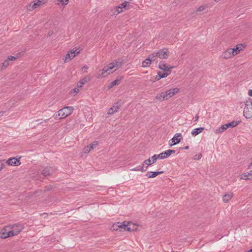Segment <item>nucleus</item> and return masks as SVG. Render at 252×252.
Returning <instances> with one entry per match:
<instances>
[{
    "label": "nucleus",
    "mask_w": 252,
    "mask_h": 252,
    "mask_svg": "<svg viewBox=\"0 0 252 252\" xmlns=\"http://www.w3.org/2000/svg\"><path fill=\"white\" fill-rule=\"evenodd\" d=\"M121 65V63L116 61L109 63L107 65L104 66L102 69L99 70L97 78L99 79L107 76L116 71Z\"/></svg>",
    "instance_id": "nucleus-1"
},
{
    "label": "nucleus",
    "mask_w": 252,
    "mask_h": 252,
    "mask_svg": "<svg viewBox=\"0 0 252 252\" xmlns=\"http://www.w3.org/2000/svg\"><path fill=\"white\" fill-rule=\"evenodd\" d=\"M175 153V150H168L158 155H154L151 158L145 160L143 162L142 164L143 165L145 164L146 165V168H147L148 166L154 163L158 158H166L169 156H170L171 155H172V154H174Z\"/></svg>",
    "instance_id": "nucleus-2"
},
{
    "label": "nucleus",
    "mask_w": 252,
    "mask_h": 252,
    "mask_svg": "<svg viewBox=\"0 0 252 252\" xmlns=\"http://www.w3.org/2000/svg\"><path fill=\"white\" fill-rule=\"evenodd\" d=\"M73 107L71 106L64 107L62 109H60L57 114H54L53 117L57 118L58 117L61 116L60 119H64L68 115H70L73 111Z\"/></svg>",
    "instance_id": "nucleus-3"
},
{
    "label": "nucleus",
    "mask_w": 252,
    "mask_h": 252,
    "mask_svg": "<svg viewBox=\"0 0 252 252\" xmlns=\"http://www.w3.org/2000/svg\"><path fill=\"white\" fill-rule=\"evenodd\" d=\"M245 106L244 109V116L246 119H250L252 117V100L249 98L245 102Z\"/></svg>",
    "instance_id": "nucleus-4"
},
{
    "label": "nucleus",
    "mask_w": 252,
    "mask_h": 252,
    "mask_svg": "<svg viewBox=\"0 0 252 252\" xmlns=\"http://www.w3.org/2000/svg\"><path fill=\"white\" fill-rule=\"evenodd\" d=\"M152 54L154 56V58L157 59L158 58L162 60L168 59L170 55L167 49H160L158 52H153ZM156 61L158 62L157 60Z\"/></svg>",
    "instance_id": "nucleus-5"
},
{
    "label": "nucleus",
    "mask_w": 252,
    "mask_h": 252,
    "mask_svg": "<svg viewBox=\"0 0 252 252\" xmlns=\"http://www.w3.org/2000/svg\"><path fill=\"white\" fill-rule=\"evenodd\" d=\"M123 230L124 231H134L137 229V225L131 221L123 222Z\"/></svg>",
    "instance_id": "nucleus-6"
},
{
    "label": "nucleus",
    "mask_w": 252,
    "mask_h": 252,
    "mask_svg": "<svg viewBox=\"0 0 252 252\" xmlns=\"http://www.w3.org/2000/svg\"><path fill=\"white\" fill-rule=\"evenodd\" d=\"M158 68L162 70L164 72L162 74H167V76L171 72V69L174 68L173 66H169L167 65L164 62L161 61L158 64Z\"/></svg>",
    "instance_id": "nucleus-7"
},
{
    "label": "nucleus",
    "mask_w": 252,
    "mask_h": 252,
    "mask_svg": "<svg viewBox=\"0 0 252 252\" xmlns=\"http://www.w3.org/2000/svg\"><path fill=\"white\" fill-rule=\"evenodd\" d=\"M7 228H9V229H12L14 232L16 233V235H18L22 231L24 227L22 224L15 223L7 225Z\"/></svg>",
    "instance_id": "nucleus-8"
},
{
    "label": "nucleus",
    "mask_w": 252,
    "mask_h": 252,
    "mask_svg": "<svg viewBox=\"0 0 252 252\" xmlns=\"http://www.w3.org/2000/svg\"><path fill=\"white\" fill-rule=\"evenodd\" d=\"M233 53L234 51L232 48L228 49L222 53L220 57L224 59H228L234 56Z\"/></svg>",
    "instance_id": "nucleus-9"
},
{
    "label": "nucleus",
    "mask_w": 252,
    "mask_h": 252,
    "mask_svg": "<svg viewBox=\"0 0 252 252\" xmlns=\"http://www.w3.org/2000/svg\"><path fill=\"white\" fill-rule=\"evenodd\" d=\"M156 61V59L154 58V56L151 54V55H149L146 59L142 62V66L143 67H148L151 64L152 62H154Z\"/></svg>",
    "instance_id": "nucleus-10"
},
{
    "label": "nucleus",
    "mask_w": 252,
    "mask_h": 252,
    "mask_svg": "<svg viewBox=\"0 0 252 252\" xmlns=\"http://www.w3.org/2000/svg\"><path fill=\"white\" fill-rule=\"evenodd\" d=\"M121 105L119 102L115 103L108 111L107 114L109 115H112L116 113L121 108Z\"/></svg>",
    "instance_id": "nucleus-11"
},
{
    "label": "nucleus",
    "mask_w": 252,
    "mask_h": 252,
    "mask_svg": "<svg viewBox=\"0 0 252 252\" xmlns=\"http://www.w3.org/2000/svg\"><path fill=\"white\" fill-rule=\"evenodd\" d=\"M6 163L11 166H16L21 164L20 161L15 158H9L6 160Z\"/></svg>",
    "instance_id": "nucleus-12"
},
{
    "label": "nucleus",
    "mask_w": 252,
    "mask_h": 252,
    "mask_svg": "<svg viewBox=\"0 0 252 252\" xmlns=\"http://www.w3.org/2000/svg\"><path fill=\"white\" fill-rule=\"evenodd\" d=\"M182 134L181 133H176L171 139L172 144H170L171 146L177 144L181 142Z\"/></svg>",
    "instance_id": "nucleus-13"
},
{
    "label": "nucleus",
    "mask_w": 252,
    "mask_h": 252,
    "mask_svg": "<svg viewBox=\"0 0 252 252\" xmlns=\"http://www.w3.org/2000/svg\"><path fill=\"white\" fill-rule=\"evenodd\" d=\"M127 5H129L128 2L127 1H125L124 2L121 3L119 6L116 7V11L117 14H119L121 12L124 11V9L126 8Z\"/></svg>",
    "instance_id": "nucleus-14"
},
{
    "label": "nucleus",
    "mask_w": 252,
    "mask_h": 252,
    "mask_svg": "<svg viewBox=\"0 0 252 252\" xmlns=\"http://www.w3.org/2000/svg\"><path fill=\"white\" fill-rule=\"evenodd\" d=\"M90 79L91 77L90 76L84 77L77 84V87L81 88L84 84L89 82Z\"/></svg>",
    "instance_id": "nucleus-15"
},
{
    "label": "nucleus",
    "mask_w": 252,
    "mask_h": 252,
    "mask_svg": "<svg viewBox=\"0 0 252 252\" xmlns=\"http://www.w3.org/2000/svg\"><path fill=\"white\" fill-rule=\"evenodd\" d=\"M156 98L159 100H167L169 99L167 91L162 92L156 96Z\"/></svg>",
    "instance_id": "nucleus-16"
},
{
    "label": "nucleus",
    "mask_w": 252,
    "mask_h": 252,
    "mask_svg": "<svg viewBox=\"0 0 252 252\" xmlns=\"http://www.w3.org/2000/svg\"><path fill=\"white\" fill-rule=\"evenodd\" d=\"M53 170L51 167H45L42 171V174L44 176H49L53 172Z\"/></svg>",
    "instance_id": "nucleus-17"
},
{
    "label": "nucleus",
    "mask_w": 252,
    "mask_h": 252,
    "mask_svg": "<svg viewBox=\"0 0 252 252\" xmlns=\"http://www.w3.org/2000/svg\"><path fill=\"white\" fill-rule=\"evenodd\" d=\"M163 171H155V172H148L146 173V176L148 178H154L159 174H162Z\"/></svg>",
    "instance_id": "nucleus-18"
},
{
    "label": "nucleus",
    "mask_w": 252,
    "mask_h": 252,
    "mask_svg": "<svg viewBox=\"0 0 252 252\" xmlns=\"http://www.w3.org/2000/svg\"><path fill=\"white\" fill-rule=\"evenodd\" d=\"M8 229H9V228H7V226H6L1 230L0 232V237L2 239H5L8 237V236H7Z\"/></svg>",
    "instance_id": "nucleus-19"
},
{
    "label": "nucleus",
    "mask_w": 252,
    "mask_h": 252,
    "mask_svg": "<svg viewBox=\"0 0 252 252\" xmlns=\"http://www.w3.org/2000/svg\"><path fill=\"white\" fill-rule=\"evenodd\" d=\"M233 194L231 192H228L223 196V201L224 202L227 203L233 197Z\"/></svg>",
    "instance_id": "nucleus-20"
},
{
    "label": "nucleus",
    "mask_w": 252,
    "mask_h": 252,
    "mask_svg": "<svg viewBox=\"0 0 252 252\" xmlns=\"http://www.w3.org/2000/svg\"><path fill=\"white\" fill-rule=\"evenodd\" d=\"M122 79V77L118 76L116 80L111 82L108 86L109 89L112 88L115 85H118L120 84V81Z\"/></svg>",
    "instance_id": "nucleus-21"
},
{
    "label": "nucleus",
    "mask_w": 252,
    "mask_h": 252,
    "mask_svg": "<svg viewBox=\"0 0 252 252\" xmlns=\"http://www.w3.org/2000/svg\"><path fill=\"white\" fill-rule=\"evenodd\" d=\"M179 91V89L177 88H175L174 89H172L166 91L168 93V95L169 97V98L172 97L173 95H174L176 93H177Z\"/></svg>",
    "instance_id": "nucleus-22"
},
{
    "label": "nucleus",
    "mask_w": 252,
    "mask_h": 252,
    "mask_svg": "<svg viewBox=\"0 0 252 252\" xmlns=\"http://www.w3.org/2000/svg\"><path fill=\"white\" fill-rule=\"evenodd\" d=\"M240 123V121H233L230 123L224 124V126H226V128H228L229 127H234L237 126Z\"/></svg>",
    "instance_id": "nucleus-23"
},
{
    "label": "nucleus",
    "mask_w": 252,
    "mask_h": 252,
    "mask_svg": "<svg viewBox=\"0 0 252 252\" xmlns=\"http://www.w3.org/2000/svg\"><path fill=\"white\" fill-rule=\"evenodd\" d=\"M123 222H118L117 223L113 224L112 226L113 229L114 230H117L119 229H121V230L123 229Z\"/></svg>",
    "instance_id": "nucleus-24"
},
{
    "label": "nucleus",
    "mask_w": 252,
    "mask_h": 252,
    "mask_svg": "<svg viewBox=\"0 0 252 252\" xmlns=\"http://www.w3.org/2000/svg\"><path fill=\"white\" fill-rule=\"evenodd\" d=\"M204 129V127H198L194 129L191 131V134L193 136H196L203 131Z\"/></svg>",
    "instance_id": "nucleus-25"
},
{
    "label": "nucleus",
    "mask_w": 252,
    "mask_h": 252,
    "mask_svg": "<svg viewBox=\"0 0 252 252\" xmlns=\"http://www.w3.org/2000/svg\"><path fill=\"white\" fill-rule=\"evenodd\" d=\"M249 176H252V171L242 174L241 176V179L248 180Z\"/></svg>",
    "instance_id": "nucleus-26"
},
{
    "label": "nucleus",
    "mask_w": 252,
    "mask_h": 252,
    "mask_svg": "<svg viewBox=\"0 0 252 252\" xmlns=\"http://www.w3.org/2000/svg\"><path fill=\"white\" fill-rule=\"evenodd\" d=\"M167 77V74H162L160 71L158 72V75L155 76L156 80H159L161 78H165Z\"/></svg>",
    "instance_id": "nucleus-27"
},
{
    "label": "nucleus",
    "mask_w": 252,
    "mask_h": 252,
    "mask_svg": "<svg viewBox=\"0 0 252 252\" xmlns=\"http://www.w3.org/2000/svg\"><path fill=\"white\" fill-rule=\"evenodd\" d=\"M227 128H226V126H225L224 125H223L222 126H221V127L217 128L215 131V133L216 134L220 133L223 132Z\"/></svg>",
    "instance_id": "nucleus-28"
},
{
    "label": "nucleus",
    "mask_w": 252,
    "mask_h": 252,
    "mask_svg": "<svg viewBox=\"0 0 252 252\" xmlns=\"http://www.w3.org/2000/svg\"><path fill=\"white\" fill-rule=\"evenodd\" d=\"M146 170L147 168L146 167V168H144L143 166H138L131 169V171H141L142 172H145L146 171Z\"/></svg>",
    "instance_id": "nucleus-29"
},
{
    "label": "nucleus",
    "mask_w": 252,
    "mask_h": 252,
    "mask_svg": "<svg viewBox=\"0 0 252 252\" xmlns=\"http://www.w3.org/2000/svg\"><path fill=\"white\" fill-rule=\"evenodd\" d=\"M43 4V3L42 2V1H41L40 0H38L37 1L34 2L33 3V6H34L35 9L36 8L41 6Z\"/></svg>",
    "instance_id": "nucleus-30"
},
{
    "label": "nucleus",
    "mask_w": 252,
    "mask_h": 252,
    "mask_svg": "<svg viewBox=\"0 0 252 252\" xmlns=\"http://www.w3.org/2000/svg\"><path fill=\"white\" fill-rule=\"evenodd\" d=\"M79 53V51L76 52V50H71L70 51V60L74 58L76 55H78Z\"/></svg>",
    "instance_id": "nucleus-31"
},
{
    "label": "nucleus",
    "mask_w": 252,
    "mask_h": 252,
    "mask_svg": "<svg viewBox=\"0 0 252 252\" xmlns=\"http://www.w3.org/2000/svg\"><path fill=\"white\" fill-rule=\"evenodd\" d=\"M232 49L233 51H234V55L235 56L240 52V51L242 50V48L237 46L236 48H232Z\"/></svg>",
    "instance_id": "nucleus-32"
},
{
    "label": "nucleus",
    "mask_w": 252,
    "mask_h": 252,
    "mask_svg": "<svg viewBox=\"0 0 252 252\" xmlns=\"http://www.w3.org/2000/svg\"><path fill=\"white\" fill-rule=\"evenodd\" d=\"M16 235H17L16 233L14 232L12 229H8L7 236H8V237Z\"/></svg>",
    "instance_id": "nucleus-33"
},
{
    "label": "nucleus",
    "mask_w": 252,
    "mask_h": 252,
    "mask_svg": "<svg viewBox=\"0 0 252 252\" xmlns=\"http://www.w3.org/2000/svg\"><path fill=\"white\" fill-rule=\"evenodd\" d=\"M26 8L28 11H32L35 9L34 6H33V3H30L29 5L26 6Z\"/></svg>",
    "instance_id": "nucleus-34"
},
{
    "label": "nucleus",
    "mask_w": 252,
    "mask_h": 252,
    "mask_svg": "<svg viewBox=\"0 0 252 252\" xmlns=\"http://www.w3.org/2000/svg\"><path fill=\"white\" fill-rule=\"evenodd\" d=\"M49 119H46L44 121H42V120H36L35 121V122H38L37 124V125H42L43 126L44 123H46L48 121Z\"/></svg>",
    "instance_id": "nucleus-35"
},
{
    "label": "nucleus",
    "mask_w": 252,
    "mask_h": 252,
    "mask_svg": "<svg viewBox=\"0 0 252 252\" xmlns=\"http://www.w3.org/2000/svg\"><path fill=\"white\" fill-rule=\"evenodd\" d=\"M98 145L97 141H94L92 144L88 145L91 150L94 149Z\"/></svg>",
    "instance_id": "nucleus-36"
},
{
    "label": "nucleus",
    "mask_w": 252,
    "mask_h": 252,
    "mask_svg": "<svg viewBox=\"0 0 252 252\" xmlns=\"http://www.w3.org/2000/svg\"><path fill=\"white\" fill-rule=\"evenodd\" d=\"M79 88H75L74 89L70 91V94H73V95H75L79 92Z\"/></svg>",
    "instance_id": "nucleus-37"
},
{
    "label": "nucleus",
    "mask_w": 252,
    "mask_h": 252,
    "mask_svg": "<svg viewBox=\"0 0 252 252\" xmlns=\"http://www.w3.org/2000/svg\"><path fill=\"white\" fill-rule=\"evenodd\" d=\"M91 150L90 149V147L88 146L84 147L83 149V152L84 153H88Z\"/></svg>",
    "instance_id": "nucleus-38"
},
{
    "label": "nucleus",
    "mask_w": 252,
    "mask_h": 252,
    "mask_svg": "<svg viewBox=\"0 0 252 252\" xmlns=\"http://www.w3.org/2000/svg\"><path fill=\"white\" fill-rule=\"evenodd\" d=\"M9 64V61L7 60H6L2 63V67H4V68H6L8 66Z\"/></svg>",
    "instance_id": "nucleus-39"
},
{
    "label": "nucleus",
    "mask_w": 252,
    "mask_h": 252,
    "mask_svg": "<svg viewBox=\"0 0 252 252\" xmlns=\"http://www.w3.org/2000/svg\"><path fill=\"white\" fill-rule=\"evenodd\" d=\"M17 59V57L12 56H9L7 58V60L9 62L10 61H14Z\"/></svg>",
    "instance_id": "nucleus-40"
},
{
    "label": "nucleus",
    "mask_w": 252,
    "mask_h": 252,
    "mask_svg": "<svg viewBox=\"0 0 252 252\" xmlns=\"http://www.w3.org/2000/svg\"><path fill=\"white\" fill-rule=\"evenodd\" d=\"M205 9V7L203 5L200 6L197 9L196 12L202 11Z\"/></svg>",
    "instance_id": "nucleus-41"
},
{
    "label": "nucleus",
    "mask_w": 252,
    "mask_h": 252,
    "mask_svg": "<svg viewBox=\"0 0 252 252\" xmlns=\"http://www.w3.org/2000/svg\"><path fill=\"white\" fill-rule=\"evenodd\" d=\"M70 52H68L66 56H65V62H68V61H67V59H69V61L70 60Z\"/></svg>",
    "instance_id": "nucleus-42"
},
{
    "label": "nucleus",
    "mask_w": 252,
    "mask_h": 252,
    "mask_svg": "<svg viewBox=\"0 0 252 252\" xmlns=\"http://www.w3.org/2000/svg\"><path fill=\"white\" fill-rule=\"evenodd\" d=\"M60 2L63 4L66 5L68 2V0H60Z\"/></svg>",
    "instance_id": "nucleus-43"
},
{
    "label": "nucleus",
    "mask_w": 252,
    "mask_h": 252,
    "mask_svg": "<svg viewBox=\"0 0 252 252\" xmlns=\"http://www.w3.org/2000/svg\"><path fill=\"white\" fill-rule=\"evenodd\" d=\"M3 163L2 162V161L0 160V171L3 169Z\"/></svg>",
    "instance_id": "nucleus-44"
},
{
    "label": "nucleus",
    "mask_w": 252,
    "mask_h": 252,
    "mask_svg": "<svg viewBox=\"0 0 252 252\" xmlns=\"http://www.w3.org/2000/svg\"><path fill=\"white\" fill-rule=\"evenodd\" d=\"M198 118H199V116L198 115H196L194 118V121H197L198 120Z\"/></svg>",
    "instance_id": "nucleus-45"
},
{
    "label": "nucleus",
    "mask_w": 252,
    "mask_h": 252,
    "mask_svg": "<svg viewBox=\"0 0 252 252\" xmlns=\"http://www.w3.org/2000/svg\"><path fill=\"white\" fill-rule=\"evenodd\" d=\"M248 94L249 95L252 96V90H250L249 91Z\"/></svg>",
    "instance_id": "nucleus-46"
},
{
    "label": "nucleus",
    "mask_w": 252,
    "mask_h": 252,
    "mask_svg": "<svg viewBox=\"0 0 252 252\" xmlns=\"http://www.w3.org/2000/svg\"><path fill=\"white\" fill-rule=\"evenodd\" d=\"M201 157H202V155H201V154H199V158H195H195H194V159H200V158H201Z\"/></svg>",
    "instance_id": "nucleus-47"
},
{
    "label": "nucleus",
    "mask_w": 252,
    "mask_h": 252,
    "mask_svg": "<svg viewBox=\"0 0 252 252\" xmlns=\"http://www.w3.org/2000/svg\"><path fill=\"white\" fill-rule=\"evenodd\" d=\"M183 149H185V150H188L189 149V146H187L185 147L184 148H183Z\"/></svg>",
    "instance_id": "nucleus-48"
},
{
    "label": "nucleus",
    "mask_w": 252,
    "mask_h": 252,
    "mask_svg": "<svg viewBox=\"0 0 252 252\" xmlns=\"http://www.w3.org/2000/svg\"><path fill=\"white\" fill-rule=\"evenodd\" d=\"M251 166H252V162L249 165L248 169H250L251 168Z\"/></svg>",
    "instance_id": "nucleus-49"
},
{
    "label": "nucleus",
    "mask_w": 252,
    "mask_h": 252,
    "mask_svg": "<svg viewBox=\"0 0 252 252\" xmlns=\"http://www.w3.org/2000/svg\"><path fill=\"white\" fill-rule=\"evenodd\" d=\"M83 68H84L85 69H87L88 68V66L87 65H85L83 66Z\"/></svg>",
    "instance_id": "nucleus-50"
},
{
    "label": "nucleus",
    "mask_w": 252,
    "mask_h": 252,
    "mask_svg": "<svg viewBox=\"0 0 252 252\" xmlns=\"http://www.w3.org/2000/svg\"><path fill=\"white\" fill-rule=\"evenodd\" d=\"M247 252H252V249H251L250 250L248 251Z\"/></svg>",
    "instance_id": "nucleus-51"
},
{
    "label": "nucleus",
    "mask_w": 252,
    "mask_h": 252,
    "mask_svg": "<svg viewBox=\"0 0 252 252\" xmlns=\"http://www.w3.org/2000/svg\"><path fill=\"white\" fill-rule=\"evenodd\" d=\"M216 1H219L220 0H215Z\"/></svg>",
    "instance_id": "nucleus-52"
}]
</instances>
